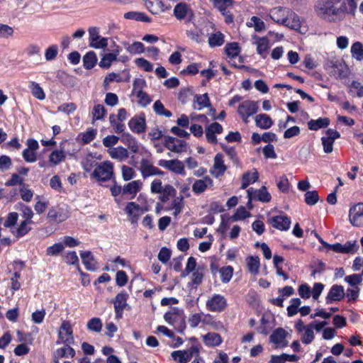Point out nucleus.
Masks as SVG:
<instances>
[{
	"label": "nucleus",
	"instance_id": "42",
	"mask_svg": "<svg viewBox=\"0 0 363 363\" xmlns=\"http://www.w3.org/2000/svg\"><path fill=\"white\" fill-rule=\"evenodd\" d=\"M117 60L116 53H108L105 54L101 58L99 65L103 69H108L112 62Z\"/></svg>",
	"mask_w": 363,
	"mask_h": 363
},
{
	"label": "nucleus",
	"instance_id": "51",
	"mask_svg": "<svg viewBox=\"0 0 363 363\" xmlns=\"http://www.w3.org/2000/svg\"><path fill=\"white\" fill-rule=\"evenodd\" d=\"M106 113V110L103 105H95L92 111L93 120H101L104 118Z\"/></svg>",
	"mask_w": 363,
	"mask_h": 363
},
{
	"label": "nucleus",
	"instance_id": "3",
	"mask_svg": "<svg viewBox=\"0 0 363 363\" xmlns=\"http://www.w3.org/2000/svg\"><path fill=\"white\" fill-rule=\"evenodd\" d=\"M92 176L97 179L98 182H106L111 179L113 176V164L109 161L99 164L94 169Z\"/></svg>",
	"mask_w": 363,
	"mask_h": 363
},
{
	"label": "nucleus",
	"instance_id": "23",
	"mask_svg": "<svg viewBox=\"0 0 363 363\" xmlns=\"http://www.w3.org/2000/svg\"><path fill=\"white\" fill-rule=\"evenodd\" d=\"M80 255L82 259V262L87 270L94 271L97 269V263L91 252H82Z\"/></svg>",
	"mask_w": 363,
	"mask_h": 363
},
{
	"label": "nucleus",
	"instance_id": "43",
	"mask_svg": "<svg viewBox=\"0 0 363 363\" xmlns=\"http://www.w3.org/2000/svg\"><path fill=\"white\" fill-rule=\"evenodd\" d=\"M220 279L223 283H228L230 281L233 274V268L231 266L223 267L219 270Z\"/></svg>",
	"mask_w": 363,
	"mask_h": 363
},
{
	"label": "nucleus",
	"instance_id": "7",
	"mask_svg": "<svg viewBox=\"0 0 363 363\" xmlns=\"http://www.w3.org/2000/svg\"><path fill=\"white\" fill-rule=\"evenodd\" d=\"M258 109L259 106L257 101L247 100L239 105L238 113L242 118L244 121L247 123V118L256 113L258 111Z\"/></svg>",
	"mask_w": 363,
	"mask_h": 363
},
{
	"label": "nucleus",
	"instance_id": "5",
	"mask_svg": "<svg viewBox=\"0 0 363 363\" xmlns=\"http://www.w3.org/2000/svg\"><path fill=\"white\" fill-rule=\"evenodd\" d=\"M333 4L328 1H318L315 5V10L318 16L330 22H335L336 18L333 14Z\"/></svg>",
	"mask_w": 363,
	"mask_h": 363
},
{
	"label": "nucleus",
	"instance_id": "56",
	"mask_svg": "<svg viewBox=\"0 0 363 363\" xmlns=\"http://www.w3.org/2000/svg\"><path fill=\"white\" fill-rule=\"evenodd\" d=\"M65 158V154L62 150H54L50 155V161L54 164H57Z\"/></svg>",
	"mask_w": 363,
	"mask_h": 363
},
{
	"label": "nucleus",
	"instance_id": "58",
	"mask_svg": "<svg viewBox=\"0 0 363 363\" xmlns=\"http://www.w3.org/2000/svg\"><path fill=\"white\" fill-rule=\"evenodd\" d=\"M126 49L130 54H140L145 52L144 45L140 42H134Z\"/></svg>",
	"mask_w": 363,
	"mask_h": 363
},
{
	"label": "nucleus",
	"instance_id": "16",
	"mask_svg": "<svg viewBox=\"0 0 363 363\" xmlns=\"http://www.w3.org/2000/svg\"><path fill=\"white\" fill-rule=\"evenodd\" d=\"M145 6L152 14H158L171 9L170 5H165L162 0H146Z\"/></svg>",
	"mask_w": 363,
	"mask_h": 363
},
{
	"label": "nucleus",
	"instance_id": "29",
	"mask_svg": "<svg viewBox=\"0 0 363 363\" xmlns=\"http://www.w3.org/2000/svg\"><path fill=\"white\" fill-rule=\"evenodd\" d=\"M189 5L185 2L177 4L174 9V16L179 21L184 20L188 14Z\"/></svg>",
	"mask_w": 363,
	"mask_h": 363
},
{
	"label": "nucleus",
	"instance_id": "62",
	"mask_svg": "<svg viewBox=\"0 0 363 363\" xmlns=\"http://www.w3.org/2000/svg\"><path fill=\"white\" fill-rule=\"evenodd\" d=\"M299 296L303 299H308L311 296V287L307 284H302L299 286L298 289Z\"/></svg>",
	"mask_w": 363,
	"mask_h": 363
},
{
	"label": "nucleus",
	"instance_id": "41",
	"mask_svg": "<svg viewBox=\"0 0 363 363\" xmlns=\"http://www.w3.org/2000/svg\"><path fill=\"white\" fill-rule=\"evenodd\" d=\"M225 51L226 55L231 57L234 58L238 56L240 52V48L239 44L236 42H233L230 43H227L225 48Z\"/></svg>",
	"mask_w": 363,
	"mask_h": 363
},
{
	"label": "nucleus",
	"instance_id": "31",
	"mask_svg": "<svg viewBox=\"0 0 363 363\" xmlns=\"http://www.w3.org/2000/svg\"><path fill=\"white\" fill-rule=\"evenodd\" d=\"M70 345H67L61 348H58L55 352V357L57 359L60 358H72L74 357L76 352L75 350L69 346Z\"/></svg>",
	"mask_w": 363,
	"mask_h": 363
},
{
	"label": "nucleus",
	"instance_id": "40",
	"mask_svg": "<svg viewBox=\"0 0 363 363\" xmlns=\"http://www.w3.org/2000/svg\"><path fill=\"white\" fill-rule=\"evenodd\" d=\"M96 134L97 131L96 129L89 128L86 132L79 133L77 138V140H79L81 138V140L84 144H89L95 138Z\"/></svg>",
	"mask_w": 363,
	"mask_h": 363
},
{
	"label": "nucleus",
	"instance_id": "24",
	"mask_svg": "<svg viewBox=\"0 0 363 363\" xmlns=\"http://www.w3.org/2000/svg\"><path fill=\"white\" fill-rule=\"evenodd\" d=\"M140 169L144 178L151 175L162 174L161 171L150 164L148 160L143 159L140 164Z\"/></svg>",
	"mask_w": 363,
	"mask_h": 363
},
{
	"label": "nucleus",
	"instance_id": "45",
	"mask_svg": "<svg viewBox=\"0 0 363 363\" xmlns=\"http://www.w3.org/2000/svg\"><path fill=\"white\" fill-rule=\"evenodd\" d=\"M333 67L337 69L336 71L338 73V76L341 79L346 78L348 76V68L343 61H335V62L333 64Z\"/></svg>",
	"mask_w": 363,
	"mask_h": 363
},
{
	"label": "nucleus",
	"instance_id": "48",
	"mask_svg": "<svg viewBox=\"0 0 363 363\" xmlns=\"http://www.w3.org/2000/svg\"><path fill=\"white\" fill-rule=\"evenodd\" d=\"M30 88L31 89L32 94L38 99L43 100L45 98V94L43 89L38 83L31 82Z\"/></svg>",
	"mask_w": 363,
	"mask_h": 363
},
{
	"label": "nucleus",
	"instance_id": "9",
	"mask_svg": "<svg viewBox=\"0 0 363 363\" xmlns=\"http://www.w3.org/2000/svg\"><path fill=\"white\" fill-rule=\"evenodd\" d=\"M69 217V211L67 206L52 207L48 213V218L56 223H62Z\"/></svg>",
	"mask_w": 363,
	"mask_h": 363
},
{
	"label": "nucleus",
	"instance_id": "13",
	"mask_svg": "<svg viewBox=\"0 0 363 363\" xmlns=\"http://www.w3.org/2000/svg\"><path fill=\"white\" fill-rule=\"evenodd\" d=\"M350 223L357 227L363 225V203L352 206L349 213Z\"/></svg>",
	"mask_w": 363,
	"mask_h": 363
},
{
	"label": "nucleus",
	"instance_id": "64",
	"mask_svg": "<svg viewBox=\"0 0 363 363\" xmlns=\"http://www.w3.org/2000/svg\"><path fill=\"white\" fill-rule=\"evenodd\" d=\"M325 288L322 283L316 282L313 284L311 290V296L314 300H318Z\"/></svg>",
	"mask_w": 363,
	"mask_h": 363
},
{
	"label": "nucleus",
	"instance_id": "54",
	"mask_svg": "<svg viewBox=\"0 0 363 363\" xmlns=\"http://www.w3.org/2000/svg\"><path fill=\"white\" fill-rule=\"evenodd\" d=\"M65 247L62 243L57 242L47 248L46 253L49 256H56L64 250Z\"/></svg>",
	"mask_w": 363,
	"mask_h": 363
},
{
	"label": "nucleus",
	"instance_id": "2",
	"mask_svg": "<svg viewBox=\"0 0 363 363\" xmlns=\"http://www.w3.org/2000/svg\"><path fill=\"white\" fill-rule=\"evenodd\" d=\"M227 307V299L219 294H213L206 301V309L213 313H220Z\"/></svg>",
	"mask_w": 363,
	"mask_h": 363
},
{
	"label": "nucleus",
	"instance_id": "36",
	"mask_svg": "<svg viewBox=\"0 0 363 363\" xmlns=\"http://www.w3.org/2000/svg\"><path fill=\"white\" fill-rule=\"evenodd\" d=\"M124 18L146 23H150L152 21L151 18L143 12L129 11L124 14Z\"/></svg>",
	"mask_w": 363,
	"mask_h": 363
},
{
	"label": "nucleus",
	"instance_id": "21",
	"mask_svg": "<svg viewBox=\"0 0 363 363\" xmlns=\"http://www.w3.org/2000/svg\"><path fill=\"white\" fill-rule=\"evenodd\" d=\"M160 165L177 174H181L184 171V164L178 160H160Z\"/></svg>",
	"mask_w": 363,
	"mask_h": 363
},
{
	"label": "nucleus",
	"instance_id": "46",
	"mask_svg": "<svg viewBox=\"0 0 363 363\" xmlns=\"http://www.w3.org/2000/svg\"><path fill=\"white\" fill-rule=\"evenodd\" d=\"M102 326L101 320L99 318H92L88 321L86 325L88 330L95 333L101 332Z\"/></svg>",
	"mask_w": 363,
	"mask_h": 363
},
{
	"label": "nucleus",
	"instance_id": "30",
	"mask_svg": "<svg viewBox=\"0 0 363 363\" xmlns=\"http://www.w3.org/2000/svg\"><path fill=\"white\" fill-rule=\"evenodd\" d=\"M255 123L257 127L266 130L272 125L273 121L268 115L260 113L256 116Z\"/></svg>",
	"mask_w": 363,
	"mask_h": 363
},
{
	"label": "nucleus",
	"instance_id": "10",
	"mask_svg": "<svg viewBox=\"0 0 363 363\" xmlns=\"http://www.w3.org/2000/svg\"><path fill=\"white\" fill-rule=\"evenodd\" d=\"M164 146L174 152H182L184 151V148L186 147L187 143L185 140H179L177 138H174L169 135H164Z\"/></svg>",
	"mask_w": 363,
	"mask_h": 363
},
{
	"label": "nucleus",
	"instance_id": "55",
	"mask_svg": "<svg viewBox=\"0 0 363 363\" xmlns=\"http://www.w3.org/2000/svg\"><path fill=\"white\" fill-rule=\"evenodd\" d=\"M258 179L259 173L256 169L244 173L242 177V182H257Z\"/></svg>",
	"mask_w": 363,
	"mask_h": 363
},
{
	"label": "nucleus",
	"instance_id": "18",
	"mask_svg": "<svg viewBox=\"0 0 363 363\" xmlns=\"http://www.w3.org/2000/svg\"><path fill=\"white\" fill-rule=\"evenodd\" d=\"M125 212L131 223H136L139 217L144 213L143 208L135 202H129L125 207Z\"/></svg>",
	"mask_w": 363,
	"mask_h": 363
},
{
	"label": "nucleus",
	"instance_id": "59",
	"mask_svg": "<svg viewBox=\"0 0 363 363\" xmlns=\"http://www.w3.org/2000/svg\"><path fill=\"white\" fill-rule=\"evenodd\" d=\"M58 53V48L56 45L48 47L45 52V57L46 60L51 61L56 58Z\"/></svg>",
	"mask_w": 363,
	"mask_h": 363
},
{
	"label": "nucleus",
	"instance_id": "63",
	"mask_svg": "<svg viewBox=\"0 0 363 363\" xmlns=\"http://www.w3.org/2000/svg\"><path fill=\"white\" fill-rule=\"evenodd\" d=\"M136 96L139 99V104L143 107L147 106L152 101L149 95L143 90H138Z\"/></svg>",
	"mask_w": 363,
	"mask_h": 363
},
{
	"label": "nucleus",
	"instance_id": "39",
	"mask_svg": "<svg viewBox=\"0 0 363 363\" xmlns=\"http://www.w3.org/2000/svg\"><path fill=\"white\" fill-rule=\"evenodd\" d=\"M248 271L252 274H257L259 269V259L258 257H249L246 259Z\"/></svg>",
	"mask_w": 363,
	"mask_h": 363
},
{
	"label": "nucleus",
	"instance_id": "1",
	"mask_svg": "<svg viewBox=\"0 0 363 363\" xmlns=\"http://www.w3.org/2000/svg\"><path fill=\"white\" fill-rule=\"evenodd\" d=\"M164 320L173 326L178 332L182 333L186 328L185 318L183 311L177 307L171 308L164 315Z\"/></svg>",
	"mask_w": 363,
	"mask_h": 363
},
{
	"label": "nucleus",
	"instance_id": "44",
	"mask_svg": "<svg viewBox=\"0 0 363 363\" xmlns=\"http://www.w3.org/2000/svg\"><path fill=\"white\" fill-rule=\"evenodd\" d=\"M352 56L358 61L363 60V45L360 42H355L351 48Z\"/></svg>",
	"mask_w": 363,
	"mask_h": 363
},
{
	"label": "nucleus",
	"instance_id": "47",
	"mask_svg": "<svg viewBox=\"0 0 363 363\" xmlns=\"http://www.w3.org/2000/svg\"><path fill=\"white\" fill-rule=\"evenodd\" d=\"M224 43V35L220 32L212 34L208 38L211 47L220 46Z\"/></svg>",
	"mask_w": 363,
	"mask_h": 363
},
{
	"label": "nucleus",
	"instance_id": "12",
	"mask_svg": "<svg viewBox=\"0 0 363 363\" xmlns=\"http://www.w3.org/2000/svg\"><path fill=\"white\" fill-rule=\"evenodd\" d=\"M128 294L126 292H121L116 295L113 300L116 318L120 319L122 318L124 309L128 306L127 300Z\"/></svg>",
	"mask_w": 363,
	"mask_h": 363
},
{
	"label": "nucleus",
	"instance_id": "15",
	"mask_svg": "<svg viewBox=\"0 0 363 363\" xmlns=\"http://www.w3.org/2000/svg\"><path fill=\"white\" fill-rule=\"evenodd\" d=\"M344 296L345 289L343 286L335 284L330 288L325 298V301L326 303L329 304L331 303L333 301H339L342 300L344 298Z\"/></svg>",
	"mask_w": 363,
	"mask_h": 363
},
{
	"label": "nucleus",
	"instance_id": "38",
	"mask_svg": "<svg viewBox=\"0 0 363 363\" xmlns=\"http://www.w3.org/2000/svg\"><path fill=\"white\" fill-rule=\"evenodd\" d=\"M33 222H29L27 220H23L20 223L18 228L15 230H11V233L17 238L22 237L27 234L30 230V225Z\"/></svg>",
	"mask_w": 363,
	"mask_h": 363
},
{
	"label": "nucleus",
	"instance_id": "17",
	"mask_svg": "<svg viewBox=\"0 0 363 363\" xmlns=\"http://www.w3.org/2000/svg\"><path fill=\"white\" fill-rule=\"evenodd\" d=\"M289 13V9H284L282 7L274 8L270 11V18L275 23L284 25L287 22L286 13Z\"/></svg>",
	"mask_w": 363,
	"mask_h": 363
},
{
	"label": "nucleus",
	"instance_id": "33",
	"mask_svg": "<svg viewBox=\"0 0 363 363\" xmlns=\"http://www.w3.org/2000/svg\"><path fill=\"white\" fill-rule=\"evenodd\" d=\"M108 152L113 159H117L120 161L125 160L129 156L128 150L121 146L112 148L108 151Z\"/></svg>",
	"mask_w": 363,
	"mask_h": 363
},
{
	"label": "nucleus",
	"instance_id": "4",
	"mask_svg": "<svg viewBox=\"0 0 363 363\" xmlns=\"http://www.w3.org/2000/svg\"><path fill=\"white\" fill-rule=\"evenodd\" d=\"M294 328L303 344L308 345L315 339L314 330L310 324L305 325L301 320H298L295 323Z\"/></svg>",
	"mask_w": 363,
	"mask_h": 363
},
{
	"label": "nucleus",
	"instance_id": "20",
	"mask_svg": "<svg viewBox=\"0 0 363 363\" xmlns=\"http://www.w3.org/2000/svg\"><path fill=\"white\" fill-rule=\"evenodd\" d=\"M130 129L136 133H144L146 130V122L145 117H133L128 122Z\"/></svg>",
	"mask_w": 363,
	"mask_h": 363
},
{
	"label": "nucleus",
	"instance_id": "11",
	"mask_svg": "<svg viewBox=\"0 0 363 363\" xmlns=\"http://www.w3.org/2000/svg\"><path fill=\"white\" fill-rule=\"evenodd\" d=\"M287 335L288 333L284 329L279 328L271 334L269 340L277 348H283L288 345Z\"/></svg>",
	"mask_w": 363,
	"mask_h": 363
},
{
	"label": "nucleus",
	"instance_id": "49",
	"mask_svg": "<svg viewBox=\"0 0 363 363\" xmlns=\"http://www.w3.org/2000/svg\"><path fill=\"white\" fill-rule=\"evenodd\" d=\"M214 7L218 9L220 13L228 11V7L233 4V0H214Z\"/></svg>",
	"mask_w": 363,
	"mask_h": 363
},
{
	"label": "nucleus",
	"instance_id": "37",
	"mask_svg": "<svg viewBox=\"0 0 363 363\" xmlns=\"http://www.w3.org/2000/svg\"><path fill=\"white\" fill-rule=\"evenodd\" d=\"M19 194L21 198L26 202H30L33 197V191L30 189L29 186L25 183H19Z\"/></svg>",
	"mask_w": 363,
	"mask_h": 363
},
{
	"label": "nucleus",
	"instance_id": "28",
	"mask_svg": "<svg viewBox=\"0 0 363 363\" xmlns=\"http://www.w3.org/2000/svg\"><path fill=\"white\" fill-rule=\"evenodd\" d=\"M204 344L209 347H217L222 342V338L218 333H208L203 336Z\"/></svg>",
	"mask_w": 363,
	"mask_h": 363
},
{
	"label": "nucleus",
	"instance_id": "60",
	"mask_svg": "<svg viewBox=\"0 0 363 363\" xmlns=\"http://www.w3.org/2000/svg\"><path fill=\"white\" fill-rule=\"evenodd\" d=\"M18 218V214L16 212L9 213L4 223V225L6 228H11L13 227Z\"/></svg>",
	"mask_w": 363,
	"mask_h": 363
},
{
	"label": "nucleus",
	"instance_id": "8",
	"mask_svg": "<svg viewBox=\"0 0 363 363\" xmlns=\"http://www.w3.org/2000/svg\"><path fill=\"white\" fill-rule=\"evenodd\" d=\"M199 353L197 347H191L188 350L173 351L171 357L179 363H187L194 356H198Z\"/></svg>",
	"mask_w": 363,
	"mask_h": 363
},
{
	"label": "nucleus",
	"instance_id": "35",
	"mask_svg": "<svg viewBox=\"0 0 363 363\" xmlns=\"http://www.w3.org/2000/svg\"><path fill=\"white\" fill-rule=\"evenodd\" d=\"M97 60L96 53L94 51H89L83 57V66L86 69H91L95 67Z\"/></svg>",
	"mask_w": 363,
	"mask_h": 363
},
{
	"label": "nucleus",
	"instance_id": "25",
	"mask_svg": "<svg viewBox=\"0 0 363 363\" xmlns=\"http://www.w3.org/2000/svg\"><path fill=\"white\" fill-rule=\"evenodd\" d=\"M121 140L128 147L131 152L137 153L139 151V146L135 138L128 133H123Z\"/></svg>",
	"mask_w": 363,
	"mask_h": 363
},
{
	"label": "nucleus",
	"instance_id": "34",
	"mask_svg": "<svg viewBox=\"0 0 363 363\" xmlns=\"http://www.w3.org/2000/svg\"><path fill=\"white\" fill-rule=\"evenodd\" d=\"M139 189V183H128L123 188V196H126L128 199H133Z\"/></svg>",
	"mask_w": 363,
	"mask_h": 363
},
{
	"label": "nucleus",
	"instance_id": "27",
	"mask_svg": "<svg viewBox=\"0 0 363 363\" xmlns=\"http://www.w3.org/2000/svg\"><path fill=\"white\" fill-rule=\"evenodd\" d=\"M253 39H256L257 41L255 43L257 44V52L258 54L262 56V57H266L265 52L269 49V40L268 37L259 38L257 35H255L253 36Z\"/></svg>",
	"mask_w": 363,
	"mask_h": 363
},
{
	"label": "nucleus",
	"instance_id": "14",
	"mask_svg": "<svg viewBox=\"0 0 363 363\" xmlns=\"http://www.w3.org/2000/svg\"><path fill=\"white\" fill-rule=\"evenodd\" d=\"M247 191L250 200L257 199L262 202H269L271 200V196L265 186L259 189L250 188Z\"/></svg>",
	"mask_w": 363,
	"mask_h": 363
},
{
	"label": "nucleus",
	"instance_id": "57",
	"mask_svg": "<svg viewBox=\"0 0 363 363\" xmlns=\"http://www.w3.org/2000/svg\"><path fill=\"white\" fill-rule=\"evenodd\" d=\"M362 275L358 274H353L345 277V281L351 286H357L362 283Z\"/></svg>",
	"mask_w": 363,
	"mask_h": 363
},
{
	"label": "nucleus",
	"instance_id": "52",
	"mask_svg": "<svg viewBox=\"0 0 363 363\" xmlns=\"http://www.w3.org/2000/svg\"><path fill=\"white\" fill-rule=\"evenodd\" d=\"M319 200V196L316 191H308L305 194V202L309 206H313Z\"/></svg>",
	"mask_w": 363,
	"mask_h": 363
},
{
	"label": "nucleus",
	"instance_id": "26",
	"mask_svg": "<svg viewBox=\"0 0 363 363\" xmlns=\"http://www.w3.org/2000/svg\"><path fill=\"white\" fill-rule=\"evenodd\" d=\"M287 22L284 24V26L294 30H298L301 28V22L298 16L291 11L289 10V13H286Z\"/></svg>",
	"mask_w": 363,
	"mask_h": 363
},
{
	"label": "nucleus",
	"instance_id": "19",
	"mask_svg": "<svg viewBox=\"0 0 363 363\" xmlns=\"http://www.w3.org/2000/svg\"><path fill=\"white\" fill-rule=\"evenodd\" d=\"M269 223L279 230H287L291 224L289 218L284 216H273L269 219Z\"/></svg>",
	"mask_w": 363,
	"mask_h": 363
},
{
	"label": "nucleus",
	"instance_id": "61",
	"mask_svg": "<svg viewBox=\"0 0 363 363\" xmlns=\"http://www.w3.org/2000/svg\"><path fill=\"white\" fill-rule=\"evenodd\" d=\"M135 62L138 67L143 69L145 72H151L153 69L152 65L143 57L136 59Z\"/></svg>",
	"mask_w": 363,
	"mask_h": 363
},
{
	"label": "nucleus",
	"instance_id": "22",
	"mask_svg": "<svg viewBox=\"0 0 363 363\" xmlns=\"http://www.w3.org/2000/svg\"><path fill=\"white\" fill-rule=\"evenodd\" d=\"M223 158V155L220 153L217 154L214 157V164L211 172L216 177L223 175L226 170Z\"/></svg>",
	"mask_w": 363,
	"mask_h": 363
},
{
	"label": "nucleus",
	"instance_id": "32",
	"mask_svg": "<svg viewBox=\"0 0 363 363\" xmlns=\"http://www.w3.org/2000/svg\"><path fill=\"white\" fill-rule=\"evenodd\" d=\"M330 124L328 118H319L317 120L311 119L308 123V128L311 130H318L320 128H326Z\"/></svg>",
	"mask_w": 363,
	"mask_h": 363
},
{
	"label": "nucleus",
	"instance_id": "53",
	"mask_svg": "<svg viewBox=\"0 0 363 363\" xmlns=\"http://www.w3.org/2000/svg\"><path fill=\"white\" fill-rule=\"evenodd\" d=\"M250 216V213L246 210L245 207L240 206L234 215L232 216V220L233 221H238L240 220H243Z\"/></svg>",
	"mask_w": 363,
	"mask_h": 363
},
{
	"label": "nucleus",
	"instance_id": "50",
	"mask_svg": "<svg viewBox=\"0 0 363 363\" xmlns=\"http://www.w3.org/2000/svg\"><path fill=\"white\" fill-rule=\"evenodd\" d=\"M194 101L198 103L200 106L199 109L203 107H211V102L207 93L203 95L196 94Z\"/></svg>",
	"mask_w": 363,
	"mask_h": 363
},
{
	"label": "nucleus",
	"instance_id": "6",
	"mask_svg": "<svg viewBox=\"0 0 363 363\" xmlns=\"http://www.w3.org/2000/svg\"><path fill=\"white\" fill-rule=\"evenodd\" d=\"M74 342L72 329L68 321L64 320L60 328L58 333V340L57 344L71 345Z\"/></svg>",
	"mask_w": 363,
	"mask_h": 363
}]
</instances>
